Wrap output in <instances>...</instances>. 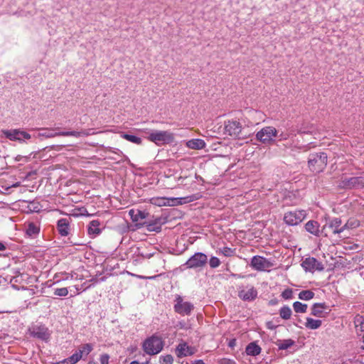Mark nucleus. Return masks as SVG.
<instances>
[{
	"label": "nucleus",
	"mask_w": 364,
	"mask_h": 364,
	"mask_svg": "<svg viewBox=\"0 0 364 364\" xmlns=\"http://www.w3.org/2000/svg\"><path fill=\"white\" fill-rule=\"evenodd\" d=\"M328 156L325 152L311 153L308 157L309 170L316 173L322 172L326 167Z\"/></svg>",
	"instance_id": "obj_1"
},
{
	"label": "nucleus",
	"mask_w": 364,
	"mask_h": 364,
	"mask_svg": "<svg viewBox=\"0 0 364 364\" xmlns=\"http://www.w3.org/2000/svg\"><path fill=\"white\" fill-rule=\"evenodd\" d=\"M164 348V341L160 336L153 335L147 338L142 344L144 351L150 355L159 353Z\"/></svg>",
	"instance_id": "obj_2"
},
{
	"label": "nucleus",
	"mask_w": 364,
	"mask_h": 364,
	"mask_svg": "<svg viewBox=\"0 0 364 364\" xmlns=\"http://www.w3.org/2000/svg\"><path fill=\"white\" fill-rule=\"evenodd\" d=\"M338 218H334L329 220L321 228V234L324 237H328L330 233L340 234L349 228V223H346L344 225Z\"/></svg>",
	"instance_id": "obj_3"
},
{
	"label": "nucleus",
	"mask_w": 364,
	"mask_h": 364,
	"mask_svg": "<svg viewBox=\"0 0 364 364\" xmlns=\"http://www.w3.org/2000/svg\"><path fill=\"white\" fill-rule=\"evenodd\" d=\"M278 132L274 127H265L256 134V139L264 145H272L274 143V137Z\"/></svg>",
	"instance_id": "obj_4"
},
{
	"label": "nucleus",
	"mask_w": 364,
	"mask_h": 364,
	"mask_svg": "<svg viewBox=\"0 0 364 364\" xmlns=\"http://www.w3.org/2000/svg\"><path fill=\"white\" fill-rule=\"evenodd\" d=\"M148 139L159 145L172 143L174 140V136L168 131H154L149 134Z\"/></svg>",
	"instance_id": "obj_5"
},
{
	"label": "nucleus",
	"mask_w": 364,
	"mask_h": 364,
	"mask_svg": "<svg viewBox=\"0 0 364 364\" xmlns=\"http://www.w3.org/2000/svg\"><path fill=\"white\" fill-rule=\"evenodd\" d=\"M307 213L304 210H295L284 213V221L288 225H296L301 223L306 218Z\"/></svg>",
	"instance_id": "obj_6"
},
{
	"label": "nucleus",
	"mask_w": 364,
	"mask_h": 364,
	"mask_svg": "<svg viewBox=\"0 0 364 364\" xmlns=\"http://www.w3.org/2000/svg\"><path fill=\"white\" fill-rule=\"evenodd\" d=\"M41 130H44V132H41L38 134L39 136H43L45 138H53L58 136H75L80 137L83 135H87V133L85 132H76V131H69V132H55L53 129L48 128H42Z\"/></svg>",
	"instance_id": "obj_7"
},
{
	"label": "nucleus",
	"mask_w": 364,
	"mask_h": 364,
	"mask_svg": "<svg viewBox=\"0 0 364 364\" xmlns=\"http://www.w3.org/2000/svg\"><path fill=\"white\" fill-rule=\"evenodd\" d=\"M207 262L208 257L205 254L196 252L186 261L184 265L189 269L202 268L206 265Z\"/></svg>",
	"instance_id": "obj_8"
},
{
	"label": "nucleus",
	"mask_w": 364,
	"mask_h": 364,
	"mask_svg": "<svg viewBox=\"0 0 364 364\" xmlns=\"http://www.w3.org/2000/svg\"><path fill=\"white\" fill-rule=\"evenodd\" d=\"M341 186L348 189L364 188V176L343 178L341 181Z\"/></svg>",
	"instance_id": "obj_9"
},
{
	"label": "nucleus",
	"mask_w": 364,
	"mask_h": 364,
	"mask_svg": "<svg viewBox=\"0 0 364 364\" xmlns=\"http://www.w3.org/2000/svg\"><path fill=\"white\" fill-rule=\"evenodd\" d=\"M28 332L31 336L47 341L50 336L48 328L45 325H34L29 328Z\"/></svg>",
	"instance_id": "obj_10"
},
{
	"label": "nucleus",
	"mask_w": 364,
	"mask_h": 364,
	"mask_svg": "<svg viewBox=\"0 0 364 364\" xmlns=\"http://www.w3.org/2000/svg\"><path fill=\"white\" fill-rule=\"evenodd\" d=\"M174 310L181 315H189L193 309V305L188 301H183L181 296H178L175 300Z\"/></svg>",
	"instance_id": "obj_11"
},
{
	"label": "nucleus",
	"mask_w": 364,
	"mask_h": 364,
	"mask_svg": "<svg viewBox=\"0 0 364 364\" xmlns=\"http://www.w3.org/2000/svg\"><path fill=\"white\" fill-rule=\"evenodd\" d=\"M250 264L253 269L257 271H264L273 265L270 261L258 255L254 256L252 258Z\"/></svg>",
	"instance_id": "obj_12"
},
{
	"label": "nucleus",
	"mask_w": 364,
	"mask_h": 364,
	"mask_svg": "<svg viewBox=\"0 0 364 364\" xmlns=\"http://www.w3.org/2000/svg\"><path fill=\"white\" fill-rule=\"evenodd\" d=\"M302 267L308 272H314L316 270L322 271L324 269L323 264L314 257H307L301 263Z\"/></svg>",
	"instance_id": "obj_13"
},
{
	"label": "nucleus",
	"mask_w": 364,
	"mask_h": 364,
	"mask_svg": "<svg viewBox=\"0 0 364 364\" xmlns=\"http://www.w3.org/2000/svg\"><path fill=\"white\" fill-rule=\"evenodd\" d=\"M225 131L230 136L239 137L242 131V125L236 120H229L225 123Z\"/></svg>",
	"instance_id": "obj_14"
},
{
	"label": "nucleus",
	"mask_w": 364,
	"mask_h": 364,
	"mask_svg": "<svg viewBox=\"0 0 364 364\" xmlns=\"http://www.w3.org/2000/svg\"><path fill=\"white\" fill-rule=\"evenodd\" d=\"M353 323L357 336L364 343V316L356 314L353 318Z\"/></svg>",
	"instance_id": "obj_15"
},
{
	"label": "nucleus",
	"mask_w": 364,
	"mask_h": 364,
	"mask_svg": "<svg viewBox=\"0 0 364 364\" xmlns=\"http://www.w3.org/2000/svg\"><path fill=\"white\" fill-rule=\"evenodd\" d=\"M247 288V289L239 290L238 296L245 301H254L257 297V290L252 286Z\"/></svg>",
	"instance_id": "obj_16"
},
{
	"label": "nucleus",
	"mask_w": 364,
	"mask_h": 364,
	"mask_svg": "<svg viewBox=\"0 0 364 364\" xmlns=\"http://www.w3.org/2000/svg\"><path fill=\"white\" fill-rule=\"evenodd\" d=\"M176 354L178 358L192 355L195 353V349L187 345L186 343H179L176 348Z\"/></svg>",
	"instance_id": "obj_17"
},
{
	"label": "nucleus",
	"mask_w": 364,
	"mask_h": 364,
	"mask_svg": "<svg viewBox=\"0 0 364 364\" xmlns=\"http://www.w3.org/2000/svg\"><path fill=\"white\" fill-rule=\"evenodd\" d=\"M142 225H146L148 231L159 232L161 230V219L160 218H157L154 220L146 221L143 223L136 224L137 227Z\"/></svg>",
	"instance_id": "obj_18"
},
{
	"label": "nucleus",
	"mask_w": 364,
	"mask_h": 364,
	"mask_svg": "<svg viewBox=\"0 0 364 364\" xmlns=\"http://www.w3.org/2000/svg\"><path fill=\"white\" fill-rule=\"evenodd\" d=\"M70 218H60L57 222V230L61 236H68L70 231Z\"/></svg>",
	"instance_id": "obj_19"
},
{
	"label": "nucleus",
	"mask_w": 364,
	"mask_h": 364,
	"mask_svg": "<svg viewBox=\"0 0 364 364\" xmlns=\"http://www.w3.org/2000/svg\"><path fill=\"white\" fill-rule=\"evenodd\" d=\"M320 225L319 223L316 220H309L305 224V230L314 235V236L319 237L320 235H322L321 234V230H320Z\"/></svg>",
	"instance_id": "obj_20"
},
{
	"label": "nucleus",
	"mask_w": 364,
	"mask_h": 364,
	"mask_svg": "<svg viewBox=\"0 0 364 364\" xmlns=\"http://www.w3.org/2000/svg\"><path fill=\"white\" fill-rule=\"evenodd\" d=\"M326 309H328V306L325 303H315L311 306V315L316 317H323Z\"/></svg>",
	"instance_id": "obj_21"
},
{
	"label": "nucleus",
	"mask_w": 364,
	"mask_h": 364,
	"mask_svg": "<svg viewBox=\"0 0 364 364\" xmlns=\"http://www.w3.org/2000/svg\"><path fill=\"white\" fill-rule=\"evenodd\" d=\"M129 215L133 222L138 223L143 219H146L149 213L144 210L132 209L129 211Z\"/></svg>",
	"instance_id": "obj_22"
},
{
	"label": "nucleus",
	"mask_w": 364,
	"mask_h": 364,
	"mask_svg": "<svg viewBox=\"0 0 364 364\" xmlns=\"http://www.w3.org/2000/svg\"><path fill=\"white\" fill-rule=\"evenodd\" d=\"M100 226V222L98 220H92L87 227V233L89 235L92 237H95L100 234L101 232V228Z\"/></svg>",
	"instance_id": "obj_23"
},
{
	"label": "nucleus",
	"mask_w": 364,
	"mask_h": 364,
	"mask_svg": "<svg viewBox=\"0 0 364 364\" xmlns=\"http://www.w3.org/2000/svg\"><path fill=\"white\" fill-rule=\"evenodd\" d=\"M3 134L9 139L11 141H22L21 139V131L19 129H5L2 130Z\"/></svg>",
	"instance_id": "obj_24"
},
{
	"label": "nucleus",
	"mask_w": 364,
	"mask_h": 364,
	"mask_svg": "<svg viewBox=\"0 0 364 364\" xmlns=\"http://www.w3.org/2000/svg\"><path fill=\"white\" fill-rule=\"evenodd\" d=\"M262 351L261 347L257 344L256 342L250 343L245 348L247 355L251 356H256L260 354Z\"/></svg>",
	"instance_id": "obj_25"
},
{
	"label": "nucleus",
	"mask_w": 364,
	"mask_h": 364,
	"mask_svg": "<svg viewBox=\"0 0 364 364\" xmlns=\"http://www.w3.org/2000/svg\"><path fill=\"white\" fill-rule=\"evenodd\" d=\"M186 146L192 149H202L205 146V142L201 139H193L186 142Z\"/></svg>",
	"instance_id": "obj_26"
},
{
	"label": "nucleus",
	"mask_w": 364,
	"mask_h": 364,
	"mask_svg": "<svg viewBox=\"0 0 364 364\" xmlns=\"http://www.w3.org/2000/svg\"><path fill=\"white\" fill-rule=\"evenodd\" d=\"M279 350H287L295 345V341L292 339L277 340L275 342Z\"/></svg>",
	"instance_id": "obj_27"
},
{
	"label": "nucleus",
	"mask_w": 364,
	"mask_h": 364,
	"mask_svg": "<svg viewBox=\"0 0 364 364\" xmlns=\"http://www.w3.org/2000/svg\"><path fill=\"white\" fill-rule=\"evenodd\" d=\"M80 359H82V353H77V351L71 356L60 361L57 364H75Z\"/></svg>",
	"instance_id": "obj_28"
},
{
	"label": "nucleus",
	"mask_w": 364,
	"mask_h": 364,
	"mask_svg": "<svg viewBox=\"0 0 364 364\" xmlns=\"http://www.w3.org/2000/svg\"><path fill=\"white\" fill-rule=\"evenodd\" d=\"M322 324V321L321 320L314 319L312 318L308 317L306 318V321L305 323L306 328L308 329L315 330L318 328Z\"/></svg>",
	"instance_id": "obj_29"
},
{
	"label": "nucleus",
	"mask_w": 364,
	"mask_h": 364,
	"mask_svg": "<svg viewBox=\"0 0 364 364\" xmlns=\"http://www.w3.org/2000/svg\"><path fill=\"white\" fill-rule=\"evenodd\" d=\"M40 228L34 223H29L26 228V234L29 236H36L39 233Z\"/></svg>",
	"instance_id": "obj_30"
},
{
	"label": "nucleus",
	"mask_w": 364,
	"mask_h": 364,
	"mask_svg": "<svg viewBox=\"0 0 364 364\" xmlns=\"http://www.w3.org/2000/svg\"><path fill=\"white\" fill-rule=\"evenodd\" d=\"M92 350L93 346L91 343H86L80 346L77 353H82V358L84 355L87 356L89 355Z\"/></svg>",
	"instance_id": "obj_31"
},
{
	"label": "nucleus",
	"mask_w": 364,
	"mask_h": 364,
	"mask_svg": "<svg viewBox=\"0 0 364 364\" xmlns=\"http://www.w3.org/2000/svg\"><path fill=\"white\" fill-rule=\"evenodd\" d=\"M291 310L288 306H284L279 310L280 317L285 320L291 318Z\"/></svg>",
	"instance_id": "obj_32"
},
{
	"label": "nucleus",
	"mask_w": 364,
	"mask_h": 364,
	"mask_svg": "<svg viewBox=\"0 0 364 364\" xmlns=\"http://www.w3.org/2000/svg\"><path fill=\"white\" fill-rule=\"evenodd\" d=\"M315 294L311 290H303L299 294V299L301 300L309 301L314 298Z\"/></svg>",
	"instance_id": "obj_33"
},
{
	"label": "nucleus",
	"mask_w": 364,
	"mask_h": 364,
	"mask_svg": "<svg viewBox=\"0 0 364 364\" xmlns=\"http://www.w3.org/2000/svg\"><path fill=\"white\" fill-rule=\"evenodd\" d=\"M307 304L299 301H295L293 304V308L296 313H306L307 311Z\"/></svg>",
	"instance_id": "obj_34"
},
{
	"label": "nucleus",
	"mask_w": 364,
	"mask_h": 364,
	"mask_svg": "<svg viewBox=\"0 0 364 364\" xmlns=\"http://www.w3.org/2000/svg\"><path fill=\"white\" fill-rule=\"evenodd\" d=\"M122 137L127 139V141L134 143L136 144H141L142 141L141 138L132 134H124L122 136Z\"/></svg>",
	"instance_id": "obj_35"
},
{
	"label": "nucleus",
	"mask_w": 364,
	"mask_h": 364,
	"mask_svg": "<svg viewBox=\"0 0 364 364\" xmlns=\"http://www.w3.org/2000/svg\"><path fill=\"white\" fill-rule=\"evenodd\" d=\"M160 362L161 364H172L173 362V357L171 355H161L160 357Z\"/></svg>",
	"instance_id": "obj_36"
},
{
	"label": "nucleus",
	"mask_w": 364,
	"mask_h": 364,
	"mask_svg": "<svg viewBox=\"0 0 364 364\" xmlns=\"http://www.w3.org/2000/svg\"><path fill=\"white\" fill-rule=\"evenodd\" d=\"M54 294L58 296H66L68 294V290L66 287L57 288L54 291Z\"/></svg>",
	"instance_id": "obj_37"
},
{
	"label": "nucleus",
	"mask_w": 364,
	"mask_h": 364,
	"mask_svg": "<svg viewBox=\"0 0 364 364\" xmlns=\"http://www.w3.org/2000/svg\"><path fill=\"white\" fill-rule=\"evenodd\" d=\"M209 264L211 268H216L220 266V261L216 257H211L209 260Z\"/></svg>",
	"instance_id": "obj_38"
},
{
	"label": "nucleus",
	"mask_w": 364,
	"mask_h": 364,
	"mask_svg": "<svg viewBox=\"0 0 364 364\" xmlns=\"http://www.w3.org/2000/svg\"><path fill=\"white\" fill-rule=\"evenodd\" d=\"M220 252L225 257H231L233 255L234 250H232L230 247H223Z\"/></svg>",
	"instance_id": "obj_39"
},
{
	"label": "nucleus",
	"mask_w": 364,
	"mask_h": 364,
	"mask_svg": "<svg viewBox=\"0 0 364 364\" xmlns=\"http://www.w3.org/2000/svg\"><path fill=\"white\" fill-rule=\"evenodd\" d=\"M292 294H293L292 289H285L284 291H282V296L284 299H291Z\"/></svg>",
	"instance_id": "obj_40"
},
{
	"label": "nucleus",
	"mask_w": 364,
	"mask_h": 364,
	"mask_svg": "<svg viewBox=\"0 0 364 364\" xmlns=\"http://www.w3.org/2000/svg\"><path fill=\"white\" fill-rule=\"evenodd\" d=\"M109 356L108 354H103L100 356V361L101 364H109Z\"/></svg>",
	"instance_id": "obj_41"
},
{
	"label": "nucleus",
	"mask_w": 364,
	"mask_h": 364,
	"mask_svg": "<svg viewBox=\"0 0 364 364\" xmlns=\"http://www.w3.org/2000/svg\"><path fill=\"white\" fill-rule=\"evenodd\" d=\"M220 364H237V363L234 360L225 358L220 360Z\"/></svg>",
	"instance_id": "obj_42"
},
{
	"label": "nucleus",
	"mask_w": 364,
	"mask_h": 364,
	"mask_svg": "<svg viewBox=\"0 0 364 364\" xmlns=\"http://www.w3.org/2000/svg\"><path fill=\"white\" fill-rule=\"evenodd\" d=\"M20 134H21V139H22V141L25 139H30L31 138V134H29L28 133L24 132V131H21V133H20Z\"/></svg>",
	"instance_id": "obj_43"
},
{
	"label": "nucleus",
	"mask_w": 364,
	"mask_h": 364,
	"mask_svg": "<svg viewBox=\"0 0 364 364\" xmlns=\"http://www.w3.org/2000/svg\"><path fill=\"white\" fill-rule=\"evenodd\" d=\"M347 223H349V228L348 229L358 226L359 225L357 220H355L353 222L348 221Z\"/></svg>",
	"instance_id": "obj_44"
},
{
	"label": "nucleus",
	"mask_w": 364,
	"mask_h": 364,
	"mask_svg": "<svg viewBox=\"0 0 364 364\" xmlns=\"http://www.w3.org/2000/svg\"><path fill=\"white\" fill-rule=\"evenodd\" d=\"M267 326L269 329L274 330L277 328V326L272 324V322L269 321L267 323Z\"/></svg>",
	"instance_id": "obj_45"
},
{
	"label": "nucleus",
	"mask_w": 364,
	"mask_h": 364,
	"mask_svg": "<svg viewBox=\"0 0 364 364\" xmlns=\"http://www.w3.org/2000/svg\"><path fill=\"white\" fill-rule=\"evenodd\" d=\"M6 249V245L0 242V251H4Z\"/></svg>",
	"instance_id": "obj_46"
},
{
	"label": "nucleus",
	"mask_w": 364,
	"mask_h": 364,
	"mask_svg": "<svg viewBox=\"0 0 364 364\" xmlns=\"http://www.w3.org/2000/svg\"><path fill=\"white\" fill-rule=\"evenodd\" d=\"M86 284H87V282H84L82 284V288H83V291L86 290L87 289L90 288L91 287V284L88 285V286H86Z\"/></svg>",
	"instance_id": "obj_47"
},
{
	"label": "nucleus",
	"mask_w": 364,
	"mask_h": 364,
	"mask_svg": "<svg viewBox=\"0 0 364 364\" xmlns=\"http://www.w3.org/2000/svg\"><path fill=\"white\" fill-rule=\"evenodd\" d=\"M192 364H205L203 360H195Z\"/></svg>",
	"instance_id": "obj_48"
},
{
	"label": "nucleus",
	"mask_w": 364,
	"mask_h": 364,
	"mask_svg": "<svg viewBox=\"0 0 364 364\" xmlns=\"http://www.w3.org/2000/svg\"><path fill=\"white\" fill-rule=\"evenodd\" d=\"M280 140L286 139L287 138V136L286 134H284L283 133L279 134Z\"/></svg>",
	"instance_id": "obj_49"
},
{
	"label": "nucleus",
	"mask_w": 364,
	"mask_h": 364,
	"mask_svg": "<svg viewBox=\"0 0 364 364\" xmlns=\"http://www.w3.org/2000/svg\"><path fill=\"white\" fill-rule=\"evenodd\" d=\"M277 299H272L269 301V304L270 305H276L277 304Z\"/></svg>",
	"instance_id": "obj_50"
},
{
	"label": "nucleus",
	"mask_w": 364,
	"mask_h": 364,
	"mask_svg": "<svg viewBox=\"0 0 364 364\" xmlns=\"http://www.w3.org/2000/svg\"><path fill=\"white\" fill-rule=\"evenodd\" d=\"M97 282H98V280L95 278H92L88 281V282H92L93 284L97 283Z\"/></svg>",
	"instance_id": "obj_51"
},
{
	"label": "nucleus",
	"mask_w": 364,
	"mask_h": 364,
	"mask_svg": "<svg viewBox=\"0 0 364 364\" xmlns=\"http://www.w3.org/2000/svg\"><path fill=\"white\" fill-rule=\"evenodd\" d=\"M235 345V340L230 341L229 343V346L232 347Z\"/></svg>",
	"instance_id": "obj_52"
},
{
	"label": "nucleus",
	"mask_w": 364,
	"mask_h": 364,
	"mask_svg": "<svg viewBox=\"0 0 364 364\" xmlns=\"http://www.w3.org/2000/svg\"><path fill=\"white\" fill-rule=\"evenodd\" d=\"M21 158H23V156H21V155H18V156L16 157V161H20Z\"/></svg>",
	"instance_id": "obj_53"
},
{
	"label": "nucleus",
	"mask_w": 364,
	"mask_h": 364,
	"mask_svg": "<svg viewBox=\"0 0 364 364\" xmlns=\"http://www.w3.org/2000/svg\"><path fill=\"white\" fill-rule=\"evenodd\" d=\"M129 364H139V363L138 361L134 360L132 361Z\"/></svg>",
	"instance_id": "obj_54"
},
{
	"label": "nucleus",
	"mask_w": 364,
	"mask_h": 364,
	"mask_svg": "<svg viewBox=\"0 0 364 364\" xmlns=\"http://www.w3.org/2000/svg\"><path fill=\"white\" fill-rule=\"evenodd\" d=\"M87 364H97V363L94 361H90Z\"/></svg>",
	"instance_id": "obj_55"
},
{
	"label": "nucleus",
	"mask_w": 364,
	"mask_h": 364,
	"mask_svg": "<svg viewBox=\"0 0 364 364\" xmlns=\"http://www.w3.org/2000/svg\"><path fill=\"white\" fill-rule=\"evenodd\" d=\"M105 277H102V278L100 279V282H103V281H105Z\"/></svg>",
	"instance_id": "obj_56"
},
{
	"label": "nucleus",
	"mask_w": 364,
	"mask_h": 364,
	"mask_svg": "<svg viewBox=\"0 0 364 364\" xmlns=\"http://www.w3.org/2000/svg\"><path fill=\"white\" fill-rule=\"evenodd\" d=\"M156 276H154V277H149V279H154Z\"/></svg>",
	"instance_id": "obj_57"
},
{
	"label": "nucleus",
	"mask_w": 364,
	"mask_h": 364,
	"mask_svg": "<svg viewBox=\"0 0 364 364\" xmlns=\"http://www.w3.org/2000/svg\"><path fill=\"white\" fill-rule=\"evenodd\" d=\"M152 255L151 254H149L147 257H150Z\"/></svg>",
	"instance_id": "obj_58"
}]
</instances>
